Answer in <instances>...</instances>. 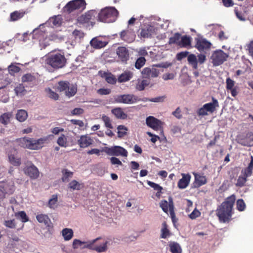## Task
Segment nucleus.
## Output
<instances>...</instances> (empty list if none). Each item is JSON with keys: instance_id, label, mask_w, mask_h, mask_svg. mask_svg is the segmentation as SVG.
I'll return each mask as SVG.
<instances>
[{"instance_id": "nucleus-60", "label": "nucleus", "mask_w": 253, "mask_h": 253, "mask_svg": "<svg viewBox=\"0 0 253 253\" xmlns=\"http://www.w3.org/2000/svg\"><path fill=\"white\" fill-rule=\"evenodd\" d=\"M147 184H148V185L149 186H150V187L153 188L156 191H162V189H163L162 187H161L159 184H158L157 183H154L153 182H152V181H147Z\"/></svg>"}, {"instance_id": "nucleus-14", "label": "nucleus", "mask_w": 253, "mask_h": 253, "mask_svg": "<svg viewBox=\"0 0 253 253\" xmlns=\"http://www.w3.org/2000/svg\"><path fill=\"white\" fill-rule=\"evenodd\" d=\"M96 14V12L95 10H91L87 11L84 14L80 16V23L88 24L90 23L92 25V22L91 20L93 19Z\"/></svg>"}, {"instance_id": "nucleus-47", "label": "nucleus", "mask_w": 253, "mask_h": 253, "mask_svg": "<svg viewBox=\"0 0 253 253\" xmlns=\"http://www.w3.org/2000/svg\"><path fill=\"white\" fill-rule=\"evenodd\" d=\"M170 236L169 231L167 228V225L166 222L163 223V227L161 229V238L166 239Z\"/></svg>"}, {"instance_id": "nucleus-46", "label": "nucleus", "mask_w": 253, "mask_h": 253, "mask_svg": "<svg viewBox=\"0 0 253 253\" xmlns=\"http://www.w3.org/2000/svg\"><path fill=\"white\" fill-rule=\"evenodd\" d=\"M117 129L118 137L122 138L126 134L127 128L125 126L120 125L118 126Z\"/></svg>"}, {"instance_id": "nucleus-43", "label": "nucleus", "mask_w": 253, "mask_h": 253, "mask_svg": "<svg viewBox=\"0 0 253 253\" xmlns=\"http://www.w3.org/2000/svg\"><path fill=\"white\" fill-rule=\"evenodd\" d=\"M30 138L29 137H22L17 139L16 141L18 145L23 148H28L29 146Z\"/></svg>"}, {"instance_id": "nucleus-24", "label": "nucleus", "mask_w": 253, "mask_h": 253, "mask_svg": "<svg viewBox=\"0 0 253 253\" xmlns=\"http://www.w3.org/2000/svg\"><path fill=\"white\" fill-rule=\"evenodd\" d=\"M3 72L2 69H0V89L11 83V80L9 78L8 75H6L4 77Z\"/></svg>"}, {"instance_id": "nucleus-56", "label": "nucleus", "mask_w": 253, "mask_h": 253, "mask_svg": "<svg viewBox=\"0 0 253 253\" xmlns=\"http://www.w3.org/2000/svg\"><path fill=\"white\" fill-rule=\"evenodd\" d=\"M102 120L104 122L106 127L109 128H113V126L109 117L106 115H103Z\"/></svg>"}, {"instance_id": "nucleus-41", "label": "nucleus", "mask_w": 253, "mask_h": 253, "mask_svg": "<svg viewBox=\"0 0 253 253\" xmlns=\"http://www.w3.org/2000/svg\"><path fill=\"white\" fill-rule=\"evenodd\" d=\"M9 161L11 164L14 166H19L21 164V159L15 155H10L8 156Z\"/></svg>"}, {"instance_id": "nucleus-2", "label": "nucleus", "mask_w": 253, "mask_h": 253, "mask_svg": "<svg viewBox=\"0 0 253 253\" xmlns=\"http://www.w3.org/2000/svg\"><path fill=\"white\" fill-rule=\"evenodd\" d=\"M235 201V196L232 195L227 197L217 209L216 215L220 222H229L231 220Z\"/></svg>"}, {"instance_id": "nucleus-51", "label": "nucleus", "mask_w": 253, "mask_h": 253, "mask_svg": "<svg viewBox=\"0 0 253 253\" xmlns=\"http://www.w3.org/2000/svg\"><path fill=\"white\" fill-rule=\"evenodd\" d=\"M15 216L17 218H19L23 222H26L28 221L29 220L28 217L26 215V213L23 211H21L17 213H16Z\"/></svg>"}, {"instance_id": "nucleus-32", "label": "nucleus", "mask_w": 253, "mask_h": 253, "mask_svg": "<svg viewBox=\"0 0 253 253\" xmlns=\"http://www.w3.org/2000/svg\"><path fill=\"white\" fill-rule=\"evenodd\" d=\"M101 76L104 78L106 81L109 84H114L116 83V78L110 73L104 72Z\"/></svg>"}, {"instance_id": "nucleus-4", "label": "nucleus", "mask_w": 253, "mask_h": 253, "mask_svg": "<svg viewBox=\"0 0 253 253\" xmlns=\"http://www.w3.org/2000/svg\"><path fill=\"white\" fill-rule=\"evenodd\" d=\"M66 61L64 56L58 53L50 54L45 60L46 63L54 68H62L65 65Z\"/></svg>"}, {"instance_id": "nucleus-5", "label": "nucleus", "mask_w": 253, "mask_h": 253, "mask_svg": "<svg viewBox=\"0 0 253 253\" xmlns=\"http://www.w3.org/2000/svg\"><path fill=\"white\" fill-rule=\"evenodd\" d=\"M57 88L60 91H64L66 95L69 97L74 96L77 92L76 87L73 84H70L67 81L59 82Z\"/></svg>"}, {"instance_id": "nucleus-29", "label": "nucleus", "mask_w": 253, "mask_h": 253, "mask_svg": "<svg viewBox=\"0 0 253 253\" xmlns=\"http://www.w3.org/2000/svg\"><path fill=\"white\" fill-rule=\"evenodd\" d=\"M25 14L23 11H15L10 14L9 21L11 22L16 21L22 18Z\"/></svg>"}, {"instance_id": "nucleus-30", "label": "nucleus", "mask_w": 253, "mask_h": 253, "mask_svg": "<svg viewBox=\"0 0 253 253\" xmlns=\"http://www.w3.org/2000/svg\"><path fill=\"white\" fill-rule=\"evenodd\" d=\"M13 115L11 112L5 113L0 116V123L4 125H7L10 123Z\"/></svg>"}, {"instance_id": "nucleus-40", "label": "nucleus", "mask_w": 253, "mask_h": 253, "mask_svg": "<svg viewBox=\"0 0 253 253\" xmlns=\"http://www.w3.org/2000/svg\"><path fill=\"white\" fill-rule=\"evenodd\" d=\"M28 114L27 112L24 110H18L16 117L17 120L19 122H24L27 118Z\"/></svg>"}, {"instance_id": "nucleus-6", "label": "nucleus", "mask_w": 253, "mask_h": 253, "mask_svg": "<svg viewBox=\"0 0 253 253\" xmlns=\"http://www.w3.org/2000/svg\"><path fill=\"white\" fill-rule=\"evenodd\" d=\"M105 152L108 155L110 156H121L126 157L128 155L127 151L125 148L120 146L106 147Z\"/></svg>"}, {"instance_id": "nucleus-16", "label": "nucleus", "mask_w": 253, "mask_h": 253, "mask_svg": "<svg viewBox=\"0 0 253 253\" xmlns=\"http://www.w3.org/2000/svg\"><path fill=\"white\" fill-rule=\"evenodd\" d=\"M121 39L127 42H131L135 38L134 32L128 29L122 31L120 34Z\"/></svg>"}, {"instance_id": "nucleus-28", "label": "nucleus", "mask_w": 253, "mask_h": 253, "mask_svg": "<svg viewBox=\"0 0 253 253\" xmlns=\"http://www.w3.org/2000/svg\"><path fill=\"white\" fill-rule=\"evenodd\" d=\"M92 142L93 140L89 136H80V147H87L92 144Z\"/></svg>"}, {"instance_id": "nucleus-8", "label": "nucleus", "mask_w": 253, "mask_h": 253, "mask_svg": "<svg viewBox=\"0 0 253 253\" xmlns=\"http://www.w3.org/2000/svg\"><path fill=\"white\" fill-rule=\"evenodd\" d=\"M196 44L195 47L200 51H204L210 49L211 43L203 37L195 38Z\"/></svg>"}, {"instance_id": "nucleus-55", "label": "nucleus", "mask_w": 253, "mask_h": 253, "mask_svg": "<svg viewBox=\"0 0 253 253\" xmlns=\"http://www.w3.org/2000/svg\"><path fill=\"white\" fill-rule=\"evenodd\" d=\"M237 209L240 211H244L246 208V204L244 200L242 199H238L236 203Z\"/></svg>"}, {"instance_id": "nucleus-1", "label": "nucleus", "mask_w": 253, "mask_h": 253, "mask_svg": "<svg viewBox=\"0 0 253 253\" xmlns=\"http://www.w3.org/2000/svg\"><path fill=\"white\" fill-rule=\"evenodd\" d=\"M63 22L62 17L60 15L52 16L43 24H41L38 28H35L32 33L33 39L38 41L41 49L44 48L48 45V41L45 37V28L58 27L61 25ZM34 42H35L34 41Z\"/></svg>"}, {"instance_id": "nucleus-17", "label": "nucleus", "mask_w": 253, "mask_h": 253, "mask_svg": "<svg viewBox=\"0 0 253 253\" xmlns=\"http://www.w3.org/2000/svg\"><path fill=\"white\" fill-rule=\"evenodd\" d=\"M24 171L26 174L33 179H36L39 176V171L38 168L33 164L30 166H27L24 169Z\"/></svg>"}, {"instance_id": "nucleus-23", "label": "nucleus", "mask_w": 253, "mask_h": 253, "mask_svg": "<svg viewBox=\"0 0 253 253\" xmlns=\"http://www.w3.org/2000/svg\"><path fill=\"white\" fill-rule=\"evenodd\" d=\"M20 69L19 67L17 66L14 64H11L8 67V72L9 74L7 73V71L5 70H2L4 71L3 75L5 77L6 75H8L9 76V78L11 80V83L12 82V79L10 77H11L15 73H18L19 72Z\"/></svg>"}, {"instance_id": "nucleus-64", "label": "nucleus", "mask_w": 253, "mask_h": 253, "mask_svg": "<svg viewBox=\"0 0 253 253\" xmlns=\"http://www.w3.org/2000/svg\"><path fill=\"white\" fill-rule=\"evenodd\" d=\"M201 215V212L196 209H194L193 211L189 215V217L194 219L196 218L197 217L200 216Z\"/></svg>"}, {"instance_id": "nucleus-39", "label": "nucleus", "mask_w": 253, "mask_h": 253, "mask_svg": "<svg viewBox=\"0 0 253 253\" xmlns=\"http://www.w3.org/2000/svg\"><path fill=\"white\" fill-rule=\"evenodd\" d=\"M169 247L172 253H181L182 252L180 246L176 242H170Z\"/></svg>"}, {"instance_id": "nucleus-21", "label": "nucleus", "mask_w": 253, "mask_h": 253, "mask_svg": "<svg viewBox=\"0 0 253 253\" xmlns=\"http://www.w3.org/2000/svg\"><path fill=\"white\" fill-rule=\"evenodd\" d=\"M79 8V0H73L66 4L64 7V10L68 13H71Z\"/></svg>"}, {"instance_id": "nucleus-57", "label": "nucleus", "mask_w": 253, "mask_h": 253, "mask_svg": "<svg viewBox=\"0 0 253 253\" xmlns=\"http://www.w3.org/2000/svg\"><path fill=\"white\" fill-rule=\"evenodd\" d=\"M169 213L170 215L171 218H173L174 216H175L174 211V206L172 201V199L171 198H169Z\"/></svg>"}, {"instance_id": "nucleus-33", "label": "nucleus", "mask_w": 253, "mask_h": 253, "mask_svg": "<svg viewBox=\"0 0 253 253\" xmlns=\"http://www.w3.org/2000/svg\"><path fill=\"white\" fill-rule=\"evenodd\" d=\"M133 76V74L130 72H125L118 77V82L123 83L130 80Z\"/></svg>"}, {"instance_id": "nucleus-15", "label": "nucleus", "mask_w": 253, "mask_h": 253, "mask_svg": "<svg viewBox=\"0 0 253 253\" xmlns=\"http://www.w3.org/2000/svg\"><path fill=\"white\" fill-rule=\"evenodd\" d=\"M14 191L13 183H11L9 186L7 184L0 182V200L4 197L6 193L11 194Z\"/></svg>"}, {"instance_id": "nucleus-35", "label": "nucleus", "mask_w": 253, "mask_h": 253, "mask_svg": "<svg viewBox=\"0 0 253 253\" xmlns=\"http://www.w3.org/2000/svg\"><path fill=\"white\" fill-rule=\"evenodd\" d=\"M187 61L194 69L196 70L198 68V60L195 54H189L187 57Z\"/></svg>"}, {"instance_id": "nucleus-31", "label": "nucleus", "mask_w": 253, "mask_h": 253, "mask_svg": "<svg viewBox=\"0 0 253 253\" xmlns=\"http://www.w3.org/2000/svg\"><path fill=\"white\" fill-rule=\"evenodd\" d=\"M61 234L66 241L70 240L73 237V231L70 228H66L61 231Z\"/></svg>"}, {"instance_id": "nucleus-48", "label": "nucleus", "mask_w": 253, "mask_h": 253, "mask_svg": "<svg viewBox=\"0 0 253 253\" xmlns=\"http://www.w3.org/2000/svg\"><path fill=\"white\" fill-rule=\"evenodd\" d=\"M47 30H46V31L45 32V37L46 38V40L48 41V43H49V42L50 41H57L59 40H61L62 38L61 37H59L57 34H51L49 35V36L47 35Z\"/></svg>"}, {"instance_id": "nucleus-58", "label": "nucleus", "mask_w": 253, "mask_h": 253, "mask_svg": "<svg viewBox=\"0 0 253 253\" xmlns=\"http://www.w3.org/2000/svg\"><path fill=\"white\" fill-rule=\"evenodd\" d=\"M4 225L6 227L11 229L14 228L16 227V223L14 219L5 220L4 222Z\"/></svg>"}, {"instance_id": "nucleus-42", "label": "nucleus", "mask_w": 253, "mask_h": 253, "mask_svg": "<svg viewBox=\"0 0 253 253\" xmlns=\"http://www.w3.org/2000/svg\"><path fill=\"white\" fill-rule=\"evenodd\" d=\"M191 38L189 37L186 35L181 37L179 46L180 47H186L191 45Z\"/></svg>"}, {"instance_id": "nucleus-25", "label": "nucleus", "mask_w": 253, "mask_h": 253, "mask_svg": "<svg viewBox=\"0 0 253 253\" xmlns=\"http://www.w3.org/2000/svg\"><path fill=\"white\" fill-rule=\"evenodd\" d=\"M212 102L206 103L204 105V108L207 110V112H210L211 113H213L215 111V108L219 106L217 99L212 97Z\"/></svg>"}, {"instance_id": "nucleus-3", "label": "nucleus", "mask_w": 253, "mask_h": 253, "mask_svg": "<svg viewBox=\"0 0 253 253\" xmlns=\"http://www.w3.org/2000/svg\"><path fill=\"white\" fill-rule=\"evenodd\" d=\"M119 15V11L115 7L108 6L102 8L98 14V20L102 22H115Z\"/></svg>"}, {"instance_id": "nucleus-11", "label": "nucleus", "mask_w": 253, "mask_h": 253, "mask_svg": "<svg viewBox=\"0 0 253 253\" xmlns=\"http://www.w3.org/2000/svg\"><path fill=\"white\" fill-rule=\"evenodd\" d=\"M47 137L41 138L38 139L30 138L28 149L31 150H39L42 148L46 141Z\"/></svg>"}, {"instance_id": "nucleus-53", "label": "nucleus", "mask_w": 253, "mask_h": 253, "mask_svg": "<svg viewBox=\"0 0 253 253\" xmlns=\"http://www.w3.org/2000/svg\"><path fill=\"white\" fill-rule=\"evenodd\" d=\"M247 181V178L243 175L239 176L236 185L237 187H242L245 185V184Z\"/></svg>"}, {"instance_id": "nucleus-9", "label": "nucleus", "mask_w": 253, "mask_h": 253, "mask_svg": "<svg viewBox=\"0 0 253 253\" xmlns=\"http://www.w3.org/2000/svg\"><path fill=\"white\" fill-rule=\"evenodd\" d=\"M115 100L118 103L133 104L138 101V97L133 94H123L118 95Z\"/></svg>"}, {"instance_id": "nucleus-19", "label": "nucleus", "mask_w": 253, "mask_h": 253, "mask_svg": "<svg viewBox=\"0 0 253 253\" xmlns=\"http://www.w3.org/2000/svg\"><path fill=\"white\" fill-rule=\"evenodd\" d=\"M155 28L153 26L147 25L141 29L140 35L142 38H151L155 33Z\"/></svg>"}, {"instance_id": "nucleus-54", "label": "nucleus", "mask_w": 253, "mask_h": 253, "mask_svg": "<svg viewBox=\"0 0 253 253\" xmlns=\"http://www.w3.org/2000/svg\"><path fill=\"white\" fill-rule=\"evenodd\" d=\"M67 138L64 134H62L57 139V144L61 147H66Z\"/></svg>"}, {"instance_id": "nucleus-50", "label": "nucleus", "mask_w": 253, "mask_h": 253, "mask_svg": "<svg viewBox=\"0 0 253 253\" xmlns=\"http://www.w3.org/2000/svg\"><path fill=\"white\" fill-rule=\"evenodd\" d=\"M14 90L17 95H23L26 92L24 86L21 84H19L16 86H15Z\"/></svg>"}, {"instance_id": "nucleus-27", "label": "nucleus", "mask_w": 253, "mask_h": 253, "mask_svg": "<svg viewBox=\"0 0 253 253\" xmlns=\"http://www.w3.org/2000/svg\"><path fill=\"white\" fill-rule=\"evenodd\" d=\"M112 113L118 119H126L127 115L126 114L121 108H116L112 110Z\"/></svg>"}, {"instance_id": "nucleus-34", "label": "nucleus", "mask_w": 253, "mask_h": 253, "mask_svg": "<svg viewBox=\"0 0 253 253\" xmlns=\"http://www.w3.org/2000/svg\"><path fill=\"white\" fill-rule=\"evenodd\" d=\"M195 183L197 187H200L207 183V178L205 176L195 174Z\"/></svg>"}, {"instance_id": "nucleus-59", "label": "nucleus", "mask_w": 253, "mask_h": 253, "mask_svg": "<svg viewBox=\"0 0 253 253\" xmlns=\"http://www.w3.org/2000/svg\"><path fill=\"white\" fill-rule=\"evenodd\" d=\"M46 91L48 94V96L50 98L53 99L54 100H57L58 98V95L55 92L53 91L50 88L46 89Z\"/></svg>"}, {"instance_id": "nucleus-52", "label": "nucleus", "mask_w": 253, "mask_h": 253, "mask_svg": "<svg viewBox=\"0 0 253 253\" xmlns=\"http://www.w3.org/2000/svg\"><path fill=\"white\" fill-rule=\"evenodd\" d=\"M68 188L71 191L78 190H79V183L75 180H72L69 183Z\"/></svg>"}, {"instance_id": "nucleus-49", "label": "nucleus", "mask_w": 253, "mask_h": 253, "mask_svg": "<svg viewBox=\"0 0 253 253\" xmlns=\"http://www.w3.org/2000/svg\"><path fill=\"white\" fill-rule=\"evenodd\" d=\"M146 59L144 57H140L136 61L135 67L137 69H141L145 64Z\"/></svg>"}, {"instance_id": "nucleus-10", "label": "nucleus", "mask_w": 253, "mask_h": 253, "mask_svg": "<svg viewBox=\"0 0 253 253\" xmlns=\"http://www.w3.org/2000/svg\"><path fill=\"white\" fill-rule=\"evenodd\" d=\"M227 55L222 50L214 51L211 56L213 64L218 66L222 64L227 58Z\"/></svg>"}, {"instance_id": "nucleus-22", "label": "nucleus", "mask_w": 253, "mask_h": 253, "mask_svg": "<svg viewBox=\"0 0 253 253\" xmlns=\"http://www.w3.org/2000/svg\"><path fill=\"white\" fill-rule=\"evenodd\" d=\"M119 58L123 62L126 61L129 57L128 50L125 47H119L117 50Z\"/></svg>"}, {"instance_id": "nucleus-38", "label": "nucleus", "mask_w": 253, "mask_h": 253, "mask_svg": "<svg viewBox=\"0 0 253 253\" xmlns=\"http://www.w3.org/2000/svg\"><path fill=\"white\" fill-rule=\"evenodd\" d=\"M181 35L179 33H175L173 36L169 39V44H176L179 46Z\"/></svg>"}, {"instance_id": "nucleus-62", "label": "nucleus", "mask_w": 253, "mask_h": 253, "mask_svg": "<svg viewBox=\"0 0 253 253\" xmlns=\"http://www.w3.org/2000/svg\"><path fill=\"white\" fill-rule=\"evenodd\" d=\"M169 202L168 203L166 200H163L160 203V207L162 209L163 211L168 213Z\"/></svg>"}, {"instance_id": "nucleus-61", "label": "nucleus", "mask_w": 253, "mask_h": 253, "mask_svg": "<svg viewBox=\"0 0 253 253\" xmlns=\"http://www.w3.org/2000/svg\"><path fill=\"white\" fill-rule=\"evenodd\" d=\"M35 77L30 74H27L24 75L22 78L23 82H32L35 80Z\"/></svg>"}, {"instance_id": "nucleus-26", "label": "nucleus", "mask_w": 253, "mask_h": 253, "mask_svg": "<svg viewBox=\"0 0 253 253\" xmlns=\"http://www.w3.org/2000/svg\"><path fill=\"white\" fill-rule=\"evenodd\" d=\"M90 43L95 48H101L105 46L107 42L100 40L98 38H94L90 41Z\"/></svg>"}, {"instance_id": "nucleus-37", "label": "nucleus", "mask_w": 253, "mask_h": 253, "mask_svg": "<svg viewBox=\"0 0 253 253\" xmlns=\"http://www.w3.org/2000/svg\"><path fill=\"white\" fill-rule=\"evenodd\" d=\"M150 82L147 80H138L136 84L135 88L139 91H142L143 90L145 87L148 86Z\"/></svg>"}, {"instance_id": "nucleus-18", "label": "nucleus", "mask_w": 253, "mask_h": 253, "mask_svg": "<svg viewBox=\"0 0 253 253\" xmlns=\"http://www.w3.org/2000/svg\"><path fill=\"white\" fill-rule=\"evenodd\" d=\"M235 82L230 78H228L226 80V88L227 90H230L231 95L233 97H236L238 93V87L235 86Z\"/></svg>"}, {"instance_id": "nucleus-7", "label": "nucleus", "mask_w": 253, "mask_h": 253, "mask_svg": "<svg viewBox=\"0 0 253 253\" xmlns=\"http://www.w3.org/2000/svg\"><path fill=\"white\" fill-rule=\"evenodd\" d=\"M100 239V238H97L91 242L86 243V245L84 247L90 250L95 251L98 253L104 252L107 249V242H105L102 245H100L94 244L97 240Z\"/></svg>"}, {"instance_id": "nucleus-20", "label": "nucleus", "mask_w": 253, "mask_h": 253, "mask_svg": "<svg viewBox=\"0 0 253 253\" xmlns=\"http://www.w3.org/2000/svg\"><path fill=\"white\" fill-rule=\"evenodd\" d=\"M191 175L189 174H182V178L179 179L177 183V186L179 189L186 188L189 184Z\"/></svg>"}, {"instance_id": "nucleus-45", "label": "nucleus", "mask_w": 253, "mask_h": 253, "mask_svg": "<svg viewBox=\"0 0 253 253\" xmlns=\"http://www.w3.org/2000/svg\"><path fill=\"white\" fill-rule=\"evenodd\" d=\"M58 197L57 195H53L48 201V207L51 209H55L57 206Z\"/></svg>"}, {"instance_id": "nucleus-12", "label": "nucleus", "mask_w": 253, "mask_h": 253, "mask_svg": "<svg viewBox=\"0 0 253 253\" xmlns=\"http://www.w3.org/2000/svg\"><path fill=\"white\" fill-rule=\"evenodd\" d=\"M147 125L155 130H158L162 128L163 123L160 120L153 116H149L146 118Z\"/></svg>"}, {"instance_id": "nucleus-13", "label": "nucleus", "mask_w": 253, "mask_h": 253, "mask_svg": "<svg viewBox=\"0 0 253 253\" xmlns=\"http://www.w3.org/2000/svg\"><path fill=\"white\" fill-rule=\"evenodd\" d=\"M159 71L155 68L145 67L141 71L143 78H156L159 76Z\"/></svg>"}, {"instance_id": "nucleus-63", "label": "nucleus", "mask_w": 253, "mask_h": 253, "mask_svg": "<svg viewBox=\"0 0 253 253\" xmlns=\"http://www.w3.org/2000/svg\"><path fill=\"white\" fill-rule=\"evenodd\" d=\"M253 169L251 168L247 167L244 170L242 171V173L243 174V176L246 177L247 178L248 177L251 176L253 173Z\"/></svg>"}, {"instance_id": "nucleus-36", "label": "nucleus", "mask_w": 253, "mask_h": 253, "mask_svg": "<svg viewBox=\"0 0 253 253\" xmlns=\"http://www.w3.org/2000/svg\"><path fill=\"white\" fill-rule=\"evenodd\" d=\"M36 218L39 222L44 223L45 225H49L50 220L48 215L44 214H40L36 216Z\"/></svg>"}, {"instance_id": "nucleus-44", "label": "nucleus", "mask_w": 253, "mask_h": 253, "mask_svg": "<svg viewBox=\"0 0 253 253\" xmlns=\"http://www.w3.org/2000/svg\"><path fill=\"white\" fill-rule=\"evenodd\" d=\"M62 180L63 182H67L69 179L73 176V173L70 171H69L67 169H64L62 170Z\"/></svg>"}]
</instances>
